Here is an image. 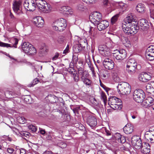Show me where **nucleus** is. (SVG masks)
<instances>
[{
    "mask_svg": "<svg viewBox=\"0 0 154 154\" xmlns=\"http://www.w3.org/2000/svg\"><path fill=\"white\" fill-rule=\"evenodd\" d=\"M134 127L130 124H128L124 127L123 131L127 134H131L133 131Z\"/></svg>",
    "mask_w": 154,
    "mask_h": 154,
    "instance_id": "obj_22",
    "label": "nucleus"
},
{
    "mask_svg": "<svg viewBox=\"0 0 154 154\" xmlns=\"http://www.w3.org/2000/svg\"><path fill=\"white\" fill-rule=\"evenodd\" d=\"M59 55V54L58 53H55L54 56L52 58V60H55L57 59Z\"/></svg>",
    "mask_w": 154,
    "mask_h": 154,
    "instance_id": "obj_56",
    "label": "nucleus"
},
{
    "mask_svg": "<svg viewBox=\"0 0 154 154\" xmlns=\"http://www.w3.org/2000/svg\"><path fill=\"white\" fill-rule=\"evenodd\" d=\"M39 80L38 79H35L32 82V84L31 86H33L34 85L37 84Z\"/></svg>",
    "mask_w": 154,
    "mask_h": 154,
    "instance_id": "obj_50",
    "label": "nucleus"
},
{
    "mask_svg": "<svg viewBox=\"0 0 154 154\" xmlns=\"http://www.w3.org/2000/svg\"><path fill=\"white\" fill-rule=\"evenodd\" d=\"M105 68L109 70L113 69L114 67V63L112 60L107 58L105 59L103 62Z\"/></svg>",
    "mask_w": 154,
    "mask_h": 154,
    "instance_id": "obj_15",
    "label": "nucleus"
},
{
    "mask_svg": "<svg viewBox=\"0 0 154 154\" xmlns=\"http://www.w3.org/2000/svg\"><path fill=\"white\" fill-rule=\"evenodd\" d=\"M112 54L113 57L118 60H123L126 56V51L123 49L114 50Z\"/></svg>",
    "mask_w": 154,
    "mask_h": 154,
    "instance_id": "obj_8",
    "label": "nucleus"
},
{
    "mask_svg": "<svg viewBox=\"0 0 154 154\" xmlns=\"http://www.w3.org/2000/svg\"><path fill=\"white\" fill-rule=\"evenodd\" d=\"M46 137L47 139L48 140H51L52 138V137L49 134H46Z\"/></svg>",
    "mask_w": 154,
    "mask_h": 154,
    "instance_id": "obj_63",
    "label": "nucleus"
},
{
    "mask_svg": "<svg viewBox=\"0 0 154 154\" xmlns=\"http://www.w3.org/2000/svg\"><path fill=\"white\" fill-rule=\"evenodd\" d=\"M22 48L26 53L34 54L36 52V50L29 43L24 42L22 45Z\"/></svg>",
    "mask_w": 154,
    "mask_h": 154,
    "instance_id": "obj_7",
    "label": "nucleus"
},
{
    "mask_svg": "<svg viewBox=\"0 0 154 154\" xmlns=\"http://www.w3.org/2000/svg\"><path fill=\"white\" fill-rule=\"evenodd\" d=\"M103 4L107 8H109V7H108L109 5H110V3L108 2V0H103Z\"/></svg>",
    "mask_w": 154,
    "mask_h": 154,
    "instance_id": "obj_54",
    "label": "nucleus"
},
{
    "mask_svg": "<svg viewBox=\"0 0 154 154\" xmlns=\"http://www.w3.org/2000/svg\"><path fill=\"white\" fill-rule=\"evenodd\" d=\"M122 29L126 34L134 35L136 33L138 30V27L135 25L123 24Z\"/></svg>",
    "mask_w": 154,
    "mask_h": 154,
    "instance_id": "obj_3",
    "label": "nucleus"
},
{
    "mask_svg": "<svg viewBox=\"0 0 154 154\" xmlns=\"http://www.w3.org/2000/svg\"><path fill=\"white\" fill-rule=\"evenodd\" d=\"M87 123L92 128L95 127L97 125V120L94 116H90L87 119Z\"/></svg>",
    "mask_w": 154,
    "mask_h": 154,
    "instance_id": "obj_19",
    "label": "nucleus"
},
{
    "mask_svg": "<svg viewBox=\"0 0 154 154\" xmlns=\"http://www.w3.org/2000/svg\"><path fill=\"white\" fill-rule=\"evenodd\" d=\"M29 98H30V97L29 96L27 95L25 96V98L24 99V100L27 103H30V102L29 101Z\"/></svg>",
    "mask_w": 154,
    "mask_h": 154,
    "instance_id": "obj_52",
    "label": "nucleus"
},
{
    "mask_svg": "<svg viewBox=\"0 0 154 154\" xmlns=\"http://www.w3.org/2000/svg\"><path fill=\"white\" fill-rule=\"evenodd\" d=\"M13 41L14 42V45L10 44L8 43H5L1 42H0V46L2 47H6L7 48L14 47L15 48H17L16 45L18 43V39L16 38H14L13 39Z\"/></svg>",
    "mask_w": 154,
    "mask_h": 154,
    "instance_id": "obj_20",
    "label": "nucleus"
},
{
    "mask_svg": "<svg viewBox=\"0 0 154 154\" xmlns=\"http://www.w3.org/2000/svg\"><path fill=\"white\" fill-rule=\"evenodd\" d=\"M76 8L77 10L81 11L84 10L85 8L83 6V3L81 2L78 4Z\"/></svg>",
    "mask_w": 154,
    "mask_h": 154,
    "instance_id": "obj_43",
    "label": "nucleus"
},
{
    "mask_svg": "<svg viewBox=\"0 0 154 154\" xmlns=\"http://www.w3.org/2000/svg\"><path fill=\"white\" fill-rule=\"evenodd\" d=\"M126 70L131 75L134 74L137 68V63L133 59H129L127 62L126 66Z\"/></svg>",
    "mask_w": 154,
    "mask_h": 154,
    "instance_id": "obj_5",
    "label": "nucleus"
},
{
    "mask_svg": "<svg viewBox=\"0 0 154 154\" xmlns=\"http://www.w3.org/2000/svg\"><path fill=\"white\" fill-rule=\"evenodd\" d=\"M18 122L21 124H23L26 122L25 119L23 117L19 116L17 118Z\"/></svg>",
    "mask_w": 154,
    "mask_h": 154,
    "instance_id": "obj_40",
    "label": "nucleus"
},
{
    "mask_svg": "<svg viewBox=\"0 0 154 154\" xmlns=\"http://www.w3.org/2000/svg\"><path fill=\"white\" fill-rule=\"evenodd\" d=\"M80 109V107L78 106L74 108L72 110L74 113L76 114V113L78 114L79 111Z\"/></svg>",
    "mask_w": 154,
    "mask_h": 154,
    "instance_id": "obj_48",
    "label": "nucleus"
},
{
    "mask_svg": "<svg viewBox=\"0 0 154 154\" xmlns=\"http://www.w3.org/2000/svg\"><path fill=\"white\" fill-rule=\"evenodd\" d=\"M13 8L14 12L17 15H20L23 14L22 5L20 1H15L13 4Z\"/></svg>",
    "mask_w": 154,
    "mask_h": 154,
    "instance_id": "obj_12",
    "label": "nucleus"
},
{
    "mask_svg": "<svg viewBox=\"0 0 154 154\" xmlns=\"http://www.w3.org/2000/svg\"><path fill=\"white\" fill-rule=\"evenodd\" d=\"M35 2L36 6L41 11L45 13H49L51 11L52 7L51 5L47 3L45 1L36 0Z\"/></svg>",
    "mask_w": 154,
    "mask_h": 154,
    "instance_id": "obj_2",
    "label": "nucleus"
},
{
    "mask_svg": "<svg viewBox=\"0 0 154 154\" xmlns=\"http://www.w3.org/2000/svg\"><path fill=\"white\" fill-rule=\"evenodd\" d=\"M24 7L27 11H34L36 6V2L33 0H26L23 4Z\"/></svg>",
    "mask_w": 154,
    "mask_h": 154,
    "instance_id": "obj_10",
    "label": "nucleus"
},
{
    "mask_svg": "<svg viewBox=\"0 0 154 154\" xmlns=\"http://www.w3.org/2000/svg\"><path fill=\"white\" fill-rule=\"evenodd\" d=\"M58 145L62 148H65L67 146L66 143L62 141L58 143Z\"/></svg>",
    "mask_w": 154,
    "mask_h": 154,
    "instance_id": "obj_45",
    "label": "nucleus"
},
{
    "mask_svg": "<svg viewBox=\"0 0 154 154\" xmlns=\"http://www.w3.org/2000/svg\"><path fill=\"white\" fill-rule=\"evenodd\" d=\"M43 154H54L53 153L51 152V151H48V150H46L45 151V152H44Z\"/></svg>",
    "mask_w": 154,
    "mask_h": 154,
    "instance_id": "obj_62",
    "label": "nucleus"
},
{
    "mask_svg": "<svg viewBox=\"0 0 154 154\" xmlns=\"http://www.w3.org/2000/svg\"><path fill=\"white\" fill-rule=\"evenodd\" d=\"M137 112H134L133 113H131V114L132 115L131 117L132 119H135L137 116Z\"/></svg>",
    "mask_w": 154,
    "mask_h": 154,
    "instance_id": "obj_58",
    "label": "nucleus"
},
{
    "mask_svg": "<svg viewBox=\"0 0 154 154\" xmlns=\"http://www.w3.org/2000/svg\"><path fill=\"white\" fill-rule=\"evenodd\" d=\"M72 61L74 63H76L78 60V58L75 55H73L72 57Z\"/></svg>",
    "mask_w": 154,
    "mask_h": 154,
    "instance_id": "obj_53",
    "label": "nucleus"
},
{
    "mask_svg": "<svg viewBox=\"0 0 154 154\" xmlns=\"http://www.w3.org/2000/svg\"><path fill=\"white\" fill-rule=\"evenodd\" d=\"M150 146L149 143H145L143 146L141 148V152L144 154H147L150 152Z\"/></svg>",
    "mask_w": 154,
    "mask_h": 154,
    "instance_id": "obj_26",
    "label": "nucleus"
},
{
    "mask_svg": "<svg viewBox=\"0 0 154 154\" xmlns=\"http://www.w3.org/2000/svg\"><path fill=\"white\" fill-rule=\"evenodd\" d=\"M114 98V97H113L109 98L108 101V103L110 107L111 106H113L114 104H115L116 103L115 102L116 100H115V99Z\"/></svg>",
    "mask_w": 154,
    "mask_h": 154,
    "instance_id": "obj_38",
    "label": "nucleus"
},
{
    "mask_svg": "<svg viewBox=\"0 0 154 154\" xmlns=\"http://www.w3.org/2000/svg\"><path fill=\"white\" fill-rule=\"evenodd\" d=\"M32 22L37 27L41 28L43 26L44 21L42 17L37 16L33 18Z\"/></svg>",
    "mask_w": 154,
    "mask_h": 154,
    "instance_id": "obj_17",
    "label": "nucleus"
},
{
    "mask_svg": "<svg viewBox=\"0 0 154 154\" xmlns=\"http://www.w3.org/2000/svg\"><path fill=\"white\" fill-rule=\"evenodd\" d=\"M126 20L128 23H131L135 21V16L132 14H129L126 17Z\"/></svg>",
    "mask_w": 154,
    "mask_h": 154,
    "instance_id": "obj_31",
    "label": "nucleus"
},
{
    "mask_svg": "<svg viewBox=\"0 0 154 154\" xmlns=\"http://www.w3.org/2000/svg\"><path fill=\"white\" fill-rule=\"evenodd\" d=\"M100 94L101 100H103L104 105H106V104L107 99L106 96L105 94L103 91H102L100 92Z\"/></svg>",
    "mask_w": 154,
    "mask_h": 154,
    "instance_id": "obj_37",
    "label": "nucleus"
},
{
    "mask_svg": "<svg viewBox=\"0 0 154 154\" xmlns=\"http://www.w3.org/2000/svg\"><path fill=\"white\" fill-rule=\"evenodd\" d=\"M136 11L139 13H143L146 10V8L145 5L143 4H139L136 6Z\"/></svg>",
    "mask_w": 154,
    "mask_h": 154,
    "instance_id": "obj_25",
    "label": "nucleus"
},
{
    "mask_svg": "<svg viewBox=\"0 0 154 154\" xmlns=\"http://www.w3.org/2000/svg\"><path fill=\"white\" fill-rule=\"evenodd\" d=\"M154 86V82H152L150 84H148L146 86V91L148 93L152 94L153 93V88Z\"/></svg>",
    "mask_w": 154,
    "mask_h": 154,
    "instance_id": "obj_28",
    "label": "nucleus"
},
{
    "mask_svg": "<svg viewBox=\"0 0 154 154\" xmlns=\"http://www.w3.org/2000/svg\"><path fill=\"white\" fill-rule=\"evenodd\" d=\"M67 25L66 20L61 18L55 20L52 24V26L54 30L61 32L65 30Z\"/></svg>",
    "mask_w": 154,
    "mask_h": 154,
    "instance_id": "obj_1",
    "label": "nucleus"
},
{
    "mask_svg": "<svg viewBox=\"0 0 154 154\" xmlns=\"http://www.w3.org/2000/svg\"><path fill=\"white\" fill-rule=\"evenodd\" d=\"M118 92L122 94H128L130 93L131 88L128 83L122 82L119 83L117 87Z\"/></svg>",
    "mask_w": 154,
    "mask_h": 154,
    "instance_id": "obj_4",
    "label": "nucleus"
},
{
    "mask_svg": "<svg viewBox=\"0 0 154 154\" xmlns=\"http://www.w3.org/2000/svg\"><path fill=\"white\" fill-rule=\"evenodd\" d=\"M86 63H87L88 66L90 65H91L92 64L91 63V62L90 61V58L88 57V58L86 59Z\"/></svg>",
    "mask_w": 154,
    "mask_h": 154,
    "instance_id": "obj_59",
    "label": "nucleus"
},
{
    "mask_svg": "<svg viewBox=\"0 0 154 154\" xmlns=\"http://www.w3.org/2000/svg\"><path fill=\"white\" fill-rule=\"evenodd\" d=\"M110 43L109 42L107 43L106 45H100L98 47V50L100 54L101 52H103L105 50H107L108 48H111L112 47L109 45Z\"/></svg>",
    "mask_w": 154,
    "mask_h": 154,
    "instance_id": "obj_24",
    "label": "nucleus"
},
{
    "mask_svg": "<svg viewBox=\"0 0 154 154\" xmlns=\"http://www.w3.org/2000/svg\"><path fill=\"white\" fill-rule=\"evenodd\" d=\"M20 154H25L26 153V150L23 149H19Z\"/></svg>",
    "mask_w": 154,
    "mask_h": 154,
    "instance_id": "obj_60",
    "label": "nucleus"
},
{
    "mask_svg": "<svg viewBox=\"0 0 154 154\" xmlns=\"http://www.w3.org/2000/svg\"><path fill=\"white\" fill-rule=\"evenodd\" d=\"M145 56L149 60H154V45H151L148 48L146 51Z\"/></svg>",
    "mask_w": 154,
    "mask_h": 154,
    "instance_id": "obj_13",
    "label": "nucleus"
},
{
    "mask_svg": "<svg viewBox=\"0 0 154 154\" xmlns=\"http://www.w3.org/2000/svg\"><path fill=\"white\" fill-rule=\"evenodd\" d=\"M78 75L81 78V80L86 77H88V74L87 71H84V69L82 68H79L78 69Z\"/></svg>",
    "mask_w": 154,
    "mask_h": 154,
    "instance_id": "obj_23",
    "label": "nucleus"
},
{
    "mask_svg": "<svg viewBox=\"0 0 154 154\" xmlns=\"http://www.w3.org/2000/svg\"><path fill=\"white\" fill-rule=\"evenodd\" d=\"M14 151L13 148L11 147H8L7 148V151L9 153L12 154Z\"/></svg>",
    "mask_w": 154,
    "mask_h": 154,
    "instance_id": "obj_49",
    "label": "nucleus"
},
{
    "mask_svg": "<svg viewBox=\"0 0 154 154\" xmlns=\"http://www.w3.org/2000/svg\"><path fill=\"white\" fill-rule=\"evenodd\" d=\"M145 137L148 141L154 143V129L150 128L146 131L145 133Z\"/></svg>",
    "mask_w": 154,
    "mask_h": 154,
    "instance_id": "obj_14",
    "label": "nucleus"
},
{
    "mask_svg": "<svg viewBox=\"0 0 154 154\" xmlns=\"http://www.w3.org/2000/svg\"><path fill=\"white\" fill-rule=\"evenodd\" d=\"M118 141L122 143H124L126 141L125 137L123 136L120 135V136L117 138Z\"/></svg>",
    "mask_w": 154,
    "mask_h": 154,
    "instance_id": "obj_42",
    "label": "nucleus"
},
{
    "mask_svg": "<svg viewBox=\"0 0 154 154\" xmlns=\"http://www.w3.org/2000/svg\"><path fill=\"white\" fill-rule=\"evenodd\" d=\"M69 7L63 6L61 8V11L63 12H66V13L67 14H72V11L70 9Z\"/></svg>",
    "mask_w": 154,
    "mask_h": 154,
    "instance_id": "obj_33",
    "label": "nucleus"
},
{
    "mask_svg": "<svg viewBox=\"0 0 154 154\" xmlns=\"http://www.w3.org/2000/svg\"><path fill=\"white\" fill-rule=\"evenodd\" d=\"M138 25L143 30H146L149 28L148 22L145 19L140 20L138 22Z\"/></svg>",
    "mask_w": 154,
    "mask_h": 154,
    "instance_id": "obj_18",
    "label": "nucleus"
},
{
    "mask_svg": "<svg viewBox=\"0 0 154 154\" xmlns=\"http://www.w3.org/2000/svg\"><path fill=\"white\" fill-rule=\"evenodd\" d=\"M110 48H108L107 50H105L103 52H101V54H101L105 57H109L111 55V53L110 50Z\"/></svg>",
    "mask_w": 154,
    "mask_h": 154,
    "instance_id": "obj_34",
    "label": "nucleus"
},
{
    "mask_svg": "<svg viewBox=\"0 0 154 154\" xmlns=\"http://www.w3.org/2000/svg\"><path fill=\"white\" fill-rule=\"evenodd\" d=\"M84 42L85 44V45L83 46L81 44H78L76 45L75 47L73 48V51L76 53L80 52L82 49L83 47H85V46L87 45L88 43L85 41H84Z\"/></svg>",
    "mask_w": 154,
    "mask_h": 154,
    "instance_id": "obj_27",
    "label": "nucleus"
},
{
    "mask_svg": "<svg viewBox=\"0 0 154 154\" xmlns=\"http://www.w3.org/2000/svg\"><path fill=\"white\" fill-rule=\"evenodd\" d=\"M65 41V38L62 35H60L58 37L57 39V44L59 45L63 44Z\"/></svg>",
    "mask_w": 154,
    "mask_h": 154,
    "instance_id": "obj_32",
    "label": "nucleus"
},
{
    "mask_svg": "<svg viewBox=\"0 0 154 154\" xmlns=\"http://www.w3.org/2000/svg\"><path fill=\"white\" fill-rule=\"evenodd\" d=\"M151 79V75L149 73L142 72L138 76L139 80L143 82H146L150 80Z\"/></svg>",
    "mask_w": 154,
    "mask_h": 154,
    "instance_id": "obj_16",
    "label": "nucleus"
},
{
    "mask_svg": "<svg viewBox=\"0 0 154 154\" xmlns=\"http://www.w3.org/2000/svg\"><path fill=\"white\" fill-rule=\"evenodd\" d=\"M102 15L100 12H94L89 16L90 21L95 25H97L98 23L102 19Z\"/></svg>",
    "mask_w": 154,
    "mask_h": 154,
    "instance_id": "obj_9",
    "label": "nucleus"
},
{
    "mask_svg": "<svg viewBox=\"0 0 154 154\" xmlns=\"http://www.w3.org/2000/svg\"><path fill=\"white\" fill-rule=\"evenodd\" d=\"M118 5L119 8L121 9V11L123 12L127 10L128 9V5L126 4L121 2H119L118 3Z\"/></svg>",
    "mask_w": 154,
    "mask_h": 154,
    "instance_id": "obj_30",
    "label": "nucleus"
},
{
    "mask_svg": "<svg viewBox=\"0 0 154 154\" xmlns=\"http://www.w3.org/2000/svg\"><path fill=\"white\" fill-rule=\"evenodd\" d=\"M82 81L83 82V83L85 84L86 85L88 86H90L91 84V81L89 79H88L87 77L83 79L82 80Z\"/></svg>",
    "mask_w": 154,
    "mask_h": 154,
    "instance_id": "obj_39",
    "label": "nucleus"
},
{
    "mask_svg": "<svg viewBox=\"0 0 154 154\" xmlns=\"http://www.w3.org/2000/svg\"><path fill=\"white\" fill-rule=\"evenodd\" d=\"M83 2L87 4H93L95 1V0H82Z\"/></svg>",
    "mask_w": 154,
    "mask_h": 154,
    "instance_id": "obj_47",
    "label": "nucleus"
},
{
    "mask_svg": "<svg viewBox=\"0 0 154 154\" xmlns=\"http://www.w3.org/2000/svg\"><path fill=\"white\" fill-rule=\"evenodd\" d=\"M97 28L99 31H102L105 29L109 26V23L108 22L103 20L98 23Z\"/></svg>",
    "mask_w": 154,
    "mask_h": 154,
    "instance_id": "obj_21",
    "label": "nucleus"
},
{
    "mask_svg": "<svg viewBox=\"0 0 154 154\" xmlns=\"http://www.w3.org/2000/svg\"><path fill=\"white\" fill-rule=\"evenodd\" d=\"M143 103L146 106H148L151 104L154 103V100L152 98L149 97L144 100Z\"/></svg>",
    "mask_w": 154,
    "mask_h": 154,
    "instance_id": "obj_29",
    "label": "nucleus"
},
{
    "mask_svg": "<svg viewBox=\"0 0 154 154\" xmlns=\"http://www.w3.org/2000/svg\"><path fill=\"white\" fill-rule=\"evenodd\" d=\"M105 132L106 133V134L107 136H110L111 135V133L107 129H105Z\"/></svg>",
    "mask_w": 154,
    "mask_h": 154,
    "instance_id": "obj_64",
    "label": "nucleus"
},
{
    "mask_svg": "<svg viewBox=\"0 0 154 154\" xmlns=\"http://www.w3.org/2000/svg\"><path fill=\"white\" fill-rule=\"evenodd\" d=\"M116 103H119L121 104V100L120 99L116 97H114Z\"/></svg>",
    "mask_w": 154,
    "mask_h": 154,
    "instance_id": "obj_57",
    "label": "nucleus"
},
{
    "mask_svg": "<svg viewBox=\"0 0 154 154\" xmlns=\"http://www.w3.org/2000/svg\"><path fill=\"white\" fill-rule=\"evenodd\" d=\"M122 107V104L119 103H116L115 104H114L113 106H111V107L115 110H120L121 109Z\"/></svg>",
    "mask_w": 154,
    "mask_h": 154,
    "instance_id": "obj_36",
    "label": "nucleus"
},
{
    "mask_svg": "<svg viewBox=\"0 0 154 154\" xmlns=\"http://www.w3.org/2000/svg\"><path fill=\"white\" fill-rule=\"evenodd\" d=\"M112 73L113 74H114V75H113L112 77L113 80L116 82H119L120 80V79L119 77L117 76V73L116 72L114 74V71H112Z\"/></svg>",
    "mask_w": 154,
    "mask_h": 154,
    "instance_id": "obj_41",
    "label": "nucleus"
},
{
    "mask_svg": "<svg viewBox=\"0 0 154 154\" xmlns=\"http://www.w3.org/2000/svg\"><path fill=\"white\" fill-rule=\"evenodd\" d=\"M121 12H119L118 14H117L114 16L111 19V23L113 24L115 23L117 21L120 14H121Z\"/></svg>",
    "mask_w": 154,
    "mask_h": 154,
    "instance_id": "obj_35",
    "label": "nucleus"
},
{
    "mask_svg": "<svg viewBox=\"0 0 154 154\" xmlns=\"http://www.w3.org/2000/svg\"><path fill=\"white\" fill-rule=\"evenodd\" d=\"M29 129L33 132H35L36 131L37 128L35 126L33 125H30L28 126Z\"/></svg>",
    "mask_w": 154,
    "mask_h": 154,
    "instance_id": "obj_44",
    "label": "nucleus"
},
{
    "mask_svg": "<svg viewBox=\"0 0 154 154\" xmlns=\"http://www.w3.org/2000/svg\"><path fill=\"white\" fill-rule=\"evenodd\" d=\"M131 143L136 149H141L142 146L141 138L139 136H133L131 138Z\"/></svg>",
    "mask_w": 154,
    "mask_h": 154,
    "instance_id": "obj_11",
    "label": "nucleus"
},
{
    "mask_svg": "<svg viewBox=\"0 0 154 154\" xmlns=\"http://www.w3.org/2000/svg\"><path fill=\"white\" fill-rule=\"evenodd\" d=\"M150 11V16L153 19H154V9H151Z\"/></svg>",
    "mask_w": 154,
    "mask_h": 154,
    "instance_id": "obj_55",
    "label": "nucleus"
},
{
    "mask_svg": "<svg viewBox=\"0 0 154 154\" xmlns=\"http://www.w3.org/2000/svg\"><path fill=\"white\" fill-rule=\"evenodd\" d=\"M88 67L91 70V71L92 72V73L93 75H94L95 74V72L94 70V68L93 66V65L92 64L91 65H90L88 66Z\"/></svg>",
    "mask_w": 154,
    "mask_h": 154,
    "instance_id": "obj_51",
    "label": "nucleus"
},
{
    "mask_svg": "<svg viewBox=\"0 0 154 154\" xmlns=\"http://www.w3.org/2000/svg\"><path fill=\"white\" fill-rule=\"evenodd\" d=\"M39 130L41 134H42L43 135L45 133V131L44 130L40 128Z\"/></svg>",
    "mask_w": 154,
    "mask_h": 154,
    "instance_id": "obj_61",
    "label": "nucleus"
},
{
    "mask_svg": "<svg viewBox=\"0 0 154 154\" xmlns=\"http://www.w3.org/2000/svg\"><path fill=\"white\" fill-rule=\"evenodd\" d=\"M143 91L141 89H136L133 93V98L134 100L137 103L142 102L145 97Z\"/></svg>",
    "mask_w": 154,
    "mask_h": 154,
    "instance_id": "obj_6",
    "label": "nucleus"
},
{
    "mask_svg": "<svg viewBox=\"0 0 154 154\" xmlns=\"http://www.w3.org/2000/svg\"><path fill=\"white\" fill-rule=\"evenodd\" d=\"M72 76L73 77L74 80L75 82H78L79 79V75H77L76 74V73L74 72V73H72Z\"/></svg>",
    "mask_w": 154,
    "mask_h": 154,
    "instance_id": "obj_46",
    "label": "nucleus"
}]
</instances>
